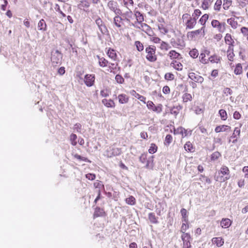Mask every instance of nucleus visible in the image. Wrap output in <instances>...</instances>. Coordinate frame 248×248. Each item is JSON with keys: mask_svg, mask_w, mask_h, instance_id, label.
I'll return each instance as SVG.
<instances>
[{"mask_svg": "<svg viewBox=\"0 0 248 248\" xmlns=\"http://www.w3.org/2000/svg\"><path fill=\"white\" fill-rule=\"evenodd\" d=\"M156 47L150 45L146 47L145 52L147 53L146 59L150 62H155L157 60V56L155 55Z\"/></svg>", "mask_w": 248, "mask_h": 248, "instance_id": "nucleus-1", "label": "nucleus"}, {"mask_svg": "<svg viewBox=\"0 0 248 248\" xmlns=\"http://www.w3.org/2000/svg\"><path fill=\"white\" fill-rule=\"evenodd\" d=\"M62 58V55L58 50H54L51 52V61L54 65L60 64Z\"/></svg>", "mask_w": 248, "mask_h": 248, "instance_id": "nucleus-2", "label": "nucleus"}, {"mask_svg": "<svg viewBox=\"0 0 248 248\" xmlns=\"http://www.w3.org/2000/svg\"><path fill=\"white\" fill-rule=\"evenodd\" d=\"M107 6L115 15L122 14V11L119 8L118 4L117 1L113 0H109L107 4Z\"/></svg>", "mask_w": 248, "mask_h": 248, "instance_id": "nucleus-3", "label": "nucleus"}, {"mask_svg": "<svg viewBox=\"0 0 248 248\" xmlns=\"http://www.w3.org/2000/svg\"><path fill=\"white\" fill-rule=\"evenodd\" d=\"M95 24L102 34H105L108 32L104 22L99 17L95 20Z\"/></svg>", "mask_w": 248, "mask_h": 248, "instance_id": "nucleus-4", "label": "nucleus"}, {"mask_svg": "<svg viewBox=\"0 0 248 248\" xmlns=\"http://www.w3.org/2000/svg\"><path fill=\"white\" fill-rule=\"evenodd\" d=\"M219 173L225 176V177H223V176L221 177L220 180L221 181L224 182L230 178V170L226 166H222L221 167L220 170L219 171Z\"/></svg>", "mask_w": 248, "mask_h": 248, "instance_id": "nucleus-5", "label": "nucleus"}, {"mask_svg": "<svg viewBox=\"0 0 248 248\" xmlns=\"http://www.w3.org/2000/svg\"><path fill=\"white\" fill-rule=\"evenodd\" d=\"M95 80V76L92 74H86L84 76V83L88 87L93 85Z\"/></svg>", "mask_w": 248, "mask_h": 248, "instance_id": "nucleus-6", "label": "nucleus"}, {"mask_svg": "<svg viewBox=\"0 0 248 248\" xmlns=\"http://www.w3.org/2000/svg\"><path fill=\"white\" fill-rule=\"evenodd\" d=\"M171 43L175 47L183 48L185 46V43L182 38H178L176 40L171 39Z\"/></svg>", "mask_w": 248, "mask_h": 248, "instance_id": "nucleus-7", "label": "nucleus"}, {"mask_svg": "<svg viewBox=\"0 0 248 248\" xmlns=\"http://www.w3.org/2000/svg\"><path fill=\"white\" fill-rule=\"evenodd\" d=\"M140 26H138L137 25H135V24H131L132 26H134L137 28H139V29L142 30V31H144L145 32L150 35V32H152L151 27L146 23H140Z\"/></svg>", "mask_w": 248, "mask_h": 248, "instance_id": "nucleus-8", "label": "nucleus"}, {"mask_svg": "<svg viewBox=\"0 0 248 248\" xmlns=\"http://www.w3.org/2000/svg\"><path fill=\"white\" fill-rule=\"evenodd\" d=\"M188 78L194 82L202 83L203 81V78L195 73L191 72L188 74Z\"/></svg>", "mask_w": 248, "mask_h": 248, "instance_id": "nucleus-9", "label": "nucleus"}, {"mask_svg": "<svg viewBox=\"0 0 248 248\" xmlns=\"http://www.w3.org/2000/svg\"><path fill=\"white\" fill-rule=\"evenodd\" d=\"M134 16L136 18V21L134 23L135 25L136 23H138L139 24L141 23L144 21V16L143 14L138 10H137L136 9L134 11Z\"/></svg>", "mask_w": 248, "mask_h": 248, "instance_id": "nucleus-10", "label": "nucleus"}, {"mask_svg": "<svg viewBox=\"0 0 248 248\" xmlns=\"http://www.w3.org/2000/svg\"><path fill=\"white\" fill-rule=\"evenodd\" d=\"M174 133L175 134H180L183 137H186L191 135V131H188L182 127H179L174 130Z\"/></svg>", "mask_w": 248, "mask_h": 248, "instance_id": "nucleus-11", "label": "nucleus"}, {"mask_svg": "<svg viewBox=\"0 0 248 248\" xmlns=\"http://www.w3.org/2000/svg\"><path fill=\"white\" fill-rule=\"evenodd\" d=\"M90 5V3L88 0H80L79 3L78 5V7L84 11H87Z\"/></svg>", "mask_w": 248, "mask_h": 248, "instance_id": "nucleus-12", "label": "nucleus"}, {"mask_svg": "<svg viewBox=\"0 0 248 248\" xmlns=\"http://www.w3.org/2000/svg\"><path fill=\"white\" fill-rule=\"evenodd\" d=\"M240 135V129L238 127H235L234 128L233 133L231 136V138L233 139L232 142L233 143H235L237 142L238 138L239 137Z\"/></svg>", "mask_w": 248, "mask_h": 248, "instance_id": "nucleus-13", "label": "nucleus"}, {"mask_svg": "<svg viewBox=\"0 0 248 248\" xmlns=\"http://www.w3.org/2000/svg\"><path fill=\"white\" fill-rule=\"evenodd\" d=\"M113 23L118 28H121L123 23V19L121 15H116L113 18Z\"/></svg>", "mask_w": 248, "mask_h": 248, "instance_id": "nucleus-14", "label": "nucleus"}, {"mask_svg": "<svg viewBox=\"0 0 248 248\" xmlns=\"http://www.w3.org/2000/svg\"><path fill=\"white\" fill-rule=\"evenodd\" d=\"M37 28L39 31H45L47 30V25L44 19H41L38 22Z\"/></svg>", "mask_w": 248, "mask_h": 248, "instance_id": "nucleus-15", "label": "nucleus"}, {"mask_svg": "<svg viewBox=\"0 0 248 248\" xmlns=\"http://www.w3.org/2000/svg\"><path fill=\"white\" fill-rule=\"evenodd\" d=\"M196 23L197 21L194 18H190L186 22V28L189 29H193L196 24Z\"/></svg>", "mask_w": 248, "mask_h": 248, "instance_id": "nucleus-16", "label": "nucleus"}, {"mask_svg": "<svg viewBox=\"0 0 248 248\" xmlns=\"http://www.w3.org/2000/svg\"><path fill=\"white\" fill-rule=\"evenodd\" d=\"M232 224L231 220L227 218H223L220 222V225L223 228H228Z\"/></svg>", "mask_w": 248, "mask_h": 248, "instance_id": "nucleus-17", "label": "nucleus"}, {"mask_svg": "<svg viewBox=\"0 0 248 248\" xmlns=\"http://www.w3.org/2000/svg\"><path fill=\"white\" fill-rule=\"evenodd\" d=\"M212 242L216 244L217 247H220L224 244V240L221 237H214L212 239Z\"/></svg>", "mask_w": 248, "mask_h": 248, "instance_id": "nucleus-18", "label": "nucleus"}, {"mask_svg": "<svg viewBox=\"0 0 248 248\" xmlns=\"http://www.w3.org/2000/svg\"><path fill=\"white\" fill-rule=\"evenodd\" d=\"M231 129V127L227 125H221L217 126L215 131L216 133H219L222 131H226Z\"/></svg>", "mask_w": 248, "mask_h": 248, "instance_id": "nucleus-19", "label": "nucleus"}, {"mask_svg": "<svg viewBox=\"0 0 248 248\" xmlns=\"http://www.w3.org/2000/svg\"><path fill=\"white\" fill-rule=\"evenodd\" d=\"M130 93L131 94V95L134 96L135 97L138 98L140 101L143 102L144 104L146 103V102H145L146 98L144 96L141 95L140 94L137 93L135 90H131L130 91Z\"/></svg>", "mask_w": 248, "mask_h": 248, "instance_id": "nucleus-20", "label": "nucleus"}, {"mask_svg": "<svg viewBox=\"0 0 248 248\" xmlns=\"http://www.w3.org/2000/svg\"><path fill=\"white\" fill-rule=\"evenodd\" d=\"M234 54L233 53V48L232 46H229L227 50V57L230 61H233Z\"/></svg>", "mask_w": 248, "mask_h": 248, "instance_id": "nucleus-21", "label": "nucleus"}, {"mask_svg": "<svg viewBox=\"0 0 248 248\" xmlns=\"http://www.w3.org/2000/svg\"><path fill=\"white\" fill-rule=\"evenodd\" d=\"M119 102L121 104H125L129 100L128 97L125 94H120L118 96Z\"/></svg>", "mask_w": 248, "mask_h": 248, "instance_id": "nucleus-22", "label": "nucleus"}, {"mask_svg": "<svg viewBox=\"0 0 248 248\" xmlns=\"http://www.w3.org/2000/svg\"><path fill=\"white\" fill-rule=\"evenodd\" d=\"M102 102L108 108H113L115 107V103L111 99L107 100V99H104Z\"/></svg>", "mask_w": 248, "mask_h": 248, "instance_id": "nucleus-23", "label": "nucleus"}, {"mask_svg": "<svg viewBox=\"0 0 248 248\" xmlns=\"http://www.w3.org/2000/svg\"><path fill=\"white\" fill-rule=\"evenodd\" d=\"M225 43L229 45V46H233L234 41L232 38V36L230 34L227 33L225 37Z\"/></svg>", "mask_w": 248, "mask_h": 248, "instance_id": "nucleus-24", "label": "nucleus"}, {"mask_svg": "<svg viewBox=\"0 0 248 248\" xmlns=\"http://www.w3.org/2000/svg\"><path fill=\"white\" fill-rule=\"evenodd\" d=\"M170 65L174 69L178 71L182 70L183 69L182 64L180 62H177L176 61L172 62L170 63Z\"/></svg>", "mask_w": 248, "mask_h": 248, "instance_id": "nucleus-25", "label": "nucleus"}, {"mask_svg": "<svg viewBox=\"0 0 248 248\" xmlns=\"http://www.w3.org/2000/svg\"><path fill=\"white\" fill-rule=\"evenodd\" d=\"M128 10L125 11L124 13H122L120 14L121 16H124L129 18L130 20L133 19L134 16V13L130 9H128Z\"/></svg>", "mask_w": 248, "mask_h": 248, "instance_id": "nucleus-26", "label": "nucleus"}, {"mask_svg": "<svg viewBox=\"0 0 248 248\" xmlns=\"http://www.w3.org/2000/svg\"><path fill=\"white\" fill-rule=\"evenodd\" d=\"M168 56L171 59H176L180 56V54L176 51L172 50L169 52Z\"/></svg>", "mask_w": 248, "mask_h": 248, "instance_id": "nucleus-27", "label": "nucleus"}, {"mask_svg": "<svg viewBox=\"0 0 248 248\" xmlns=\"http://www.w3.org/2000/svg\"><path fill=\"white\" fill-rule=\"evenodd\" d=\"M181 214L182 216V222L187 223L188 222V218L187 216V211L185 208L181 210Z\"/></svg>", "mask_w": 248, "mask_h": 248, "instance_id": "nucleus-28", "label": "nucleus"}, {"mask_svg": "<svg viewBox=\"0 0 248 248\" xmlns=\"http://www.w3.org/2000/svg\"><path fill=\"white\" fill-rule=\"evenodd\" d=\"M125 202L130 205H134L136 204V199L133 196H130L125 200Z\"/></svg>", "mask_w": 248, "mask_h": 248, "instance_id": "nucleus-29", "label": "nucleus"}, {"mask_svg": "<svg viewBox=\"0 0 248 248\" xmlns=\"http://www.w3.org/2000/svg\"><path fill=\"white\" fill-rule=\"evenodd\" d=\"M227 23L233 29H236L238 26V23L233 18H231L227 20Z\"/></svg>", "mask_w": 248, "mask_h": 248, "instance_id": "nucleus-30", "label": "nucleus"}, {"mask_svg": "<svg viewBox=\"0 0 248 248\" xmlns=\"http://www.w3.org/2000/svg\"><path fill=\"white\" fill-rule=\"evenodd\" d=\"M218 113L222 120L225 121L227 120L228 116L225 110L221 109L219 110Z\"/></svg>", "mask_w": 248, "mask_h": 248, "instance_id": "nucleus-31", "label": "nucleus"}, {"mask_svg": "<svg viewBox=\"0 0 248 248\" xmlns=\"http://www.w3.org/2000/svg\"><path fill=\"white\" fill-rule=\"evenodd\" d=\"M148 217L149 219L152 223L154 224H156L158 223L157 219L154 213H150L148 215Z\"/></svg>", "mask_w": 248, "mask_h": 248, "instance_id": "nucleus-32", "label": "nucleus"}, {"mask_svg": "<svg viewBox=\"0 0 248 248\" xmlns=\"http://www.w3.org/2000/svg\"><path fill=\"white\" fill-rule=\"evenodd\" d=\"M234 74L236 75H240L242 73V66L241 64L238 63L236 65L234 70Z\"/></svg>", "mask_w": 248, "mask_h": 248, "instance_id": "nucleus-33", "label": "nucleus"}, {"mask_svg": "<svg viewBox=\"0 0 248 248\" xmlns=\"http://www.w3.org/2000/svg\"><path fill=\"white\" fill-rule=\"evenodd\" d=\"M185 149L188 152H193V148L192 144L190 141H187L186 143L184 145Z\"/></svg>", "mask_w": 248, "mask_h": 248, "instance_id": "nucleus-34", "label": "nucleus"}, {"mask_svg": "<svg viewBox=\"0 0 248 248\" xmlns=\"http://www.w3.org/2000/svg\"><path fill=\"white\" fill-rule=\"evenodd\" d=\"M104 213V212L103 209H101L99 207H96L95 209L93 216L94 217L102 216L103 215Z\"/></svg>", "mask_w": 248, "mask_h": 248, "instance_id": "nucleus-35", "label": "nucleus"}, {"mask_svg": "<svg viewBox=\"0 0 248 248\" xmlns=\"http://www.w3.org/2000/svg\"><path fill=\"white\" fill-rule=\"evenodd\" d=\"M98 58L99 59V64L101 67H104L107 65L108 61L107 60L103 57L100 58L98 56Z\"/></svg>", "mask_w": 248, "mask_h": 248, "instance_id": "nucleus-36", "label": "nucleus"}, {"mask_svg": "<svg viewBox=\"0 0 248 248\" xmlns=\"http://www.w3.org/2000/svg\"><path fill=\"white\" fill-rule=\"evenodd\" d=\"M159 47L162 50H168L171 47L167 43L162 41Z\"/></svg>", "mask_w": 248, "mask_h": 248, "instance_id": "nucleus-37", "label": "nucleus"}, {"mask_svg": "<svg viewBox=\"0 0 248 248\" xmlns=\"http://www.w3.org/2000/svg\"><path fill=\"white\" fill-rule=\"evenodd\" d=\"M124 6L127 9H130V7H133L134 2L133 0H123Z\"/></svg>", "mask_w": 248, "mask_h": 248, "instance_id": "nucleus-38", "label": "nucleus"}, {"mask_svg": "<svg viewBox=\"0 0 248 248\" xmlns=\"http://www.w3.org/2000/svg\"><path fill=\"white\" fill-rule=\"evenodd\" d=\"M108 55L109 58H110L111 59H112L113 60H115L117 57V54H116L115 50L113 49H109L108 50Z\"/></svg>", "mask_w": 248, "mask_h": 248, "instance_id": "nucleus-39", "label": "nucleus"}, {"mask_svg": "<svg viewBox=\"0 0 248 248\" xmlns=\"http://www.w3.org/2000/svg\"><path fill=\"white\" fill-rule=\"evenodd\" d=\"M208 61L212 63H217L220 61V57L217 55H213L208 58Z\"/></svg>", "mask_w": 248, "mask_h": 248, "instance_id": "nucleus-40", "label": "nucleus"}, {"mask_svg": "<svg viewBox=\"0 0 248 248\" xmlns=\"http://www.w3.org/2000/svg\"><path fill=\"white\" fill-rule=\"evenodd\" d=\"M135 45L137 49L140 52L142 51L144 49L143 45L140 41H136L135 42Z\"/></svg>", "mask_w": 248, "mask_h": 248, "instance_id": "nucleus-41", "label": "nucleus"}, {"mask_svg": "<svg viewBox=\"0 0 248 248\" xmlns=\"http://www.w3.org/2000/svg\"><path fill=\"white\" fill-rule=\"evenodd\" d=\"M77 136L75 134H72L70 136V140L71 141V144L73 146H76L77 144Z\"/></svg>", "mask_w": 248, "mask_h": 248, "instance_id": "nucleus-42", "label": "nucleus"}, {"mask_svg": "<svg viewBox=\"0 0 248 248\" xmlns=\"http://www.w3.org/2000/svg\"><path fill=\"white\" fill-rule=\"evenodd\" d=\"M212 2L211 0H203L202 3V8L204 10L207 9Z\"/></svg>", "mask_w": 248, "mask_h": 248, "instance_id": "nucleus-43", "label": "nucleus"}, {"mask_svg": "<svg viewBox=\"0 0 248 248\" xmlns=\"http://www.w3.org/2000/svg\"><path fill=\"white\" fill-rule=\"evenodd\" d=\"M204 27H202L201 29L192 31L189 33L190 34V35H191L192 37H193L199 35L202 32V31L203 30V35H204Z\"/></svg>", "mask_w": 248, "mask_h": 248, "instance_id": "nucleus-44", "label": "nucleus"}, {"mask_svg": "<svg viewBox=\"0 0 248 248\" xmlns=\"http://www.w3.org/2000/svg\"><path fill=\"white\" fill-rule=\"evenodd\" d=\"M208 15L205 14L203 15L199 20V22L202 25H204L207 19H208Z\"/></svg>", "mask_w": 248, "mask_h": 248, "instance_id": "nucleus-45", "label": "nucleus"}, {"mask_svg": "<svg viewBox=\"0 0 248 248\" xmlns=\"http://www.w3.org/2000/svg\"><path fill=\"white\" fill-rule=\"evenodd\" d=\"M157 146L155 143H152L148 150V152L150 154H152L155 153L157 151Z\"/></svg>", "mask_w": 248, "mask_h": 248, "instance_id": "nucleus-46", "label": "nucleus"}, {"mask_svg": "<svg viewBox=\"0 0 248 248\" xmlns=\"http://www.w3.org/2000/svg\"><path fill=\"white\" fill-rule=\"evenodd\" d=\"M220 156H221V154L218 152H215L211 155V160L215 161L217 160Z\"/></svg>", "mask_w": 248, "mask_h": 248, "instance_id": "nucleus-47", "label": "nucleus"}, {"mask_svg": "<svg viewBox=\"0 0 248 248\" xmlns=\"http://www.w3.org/2000/svg\"><path fill=\"white\" fill-rule=\"evenodd\" d=\"M201 14V11L200 10L196 9L194 10V13L192 14L191 18H194L195 20L197 21V19L200 16Z\"/></svg>", "mask_w": 248, "mask_h": 248, "instance_id": "nucleus-48", "label": "nucleus"}, {"mask_svg": "<svg viewBox=\"0 0 248 248\" xmlns=\"http://www.w3.org/2000/svg\"><path fill=\"white\" fill-rule=\"evenodd\" d=\"M73 129L75 132L78 133H81L82 129V125L79 123H77L75 124H74Z\"/></svg>", "mask_w": 248, "mask_h": 248, "instance_id": "nucleus-49", "label": "nucleus"}, {"mask_svg": "<svg viewBox=\"0 0 248 248\" xmlns=\"http://www.w3.org/2000/svg\"><path fill=\"white\" fill-rule=\"evenodd\" d=\"M205 53H201L199 56V59L200 62L202 63H207L208 62L209 59H206L205 58Z\"/></svg>", "mask_w": 248, "mask_h": 248, "instance_id": "nucleus-50", "label": "nucleus"}, {"mask_svg": "<svg viewBox=\"0 0 248 248\" xmlns=\"http://www.w3.org/2000/svg\"><path fill=\"white\" fill-rule=\"evenodd\" d=\"M232 2V0H224L223 4V7L224 9L228 10L229 7L231 5Z\"/></svg>", "mask_w": 248, "mask_h": 248, "instance_id": "nucleus-51", "label": "nucleus"}, {"mask_svg": "<svg viewBox=\"0 0 248 248\" xmlns=\"http://www.w3.org/2000/svg\"><path fill=\"white\" fill-rule=\"evenodd\" d=\"M181 238L183 242H189L190 236L187 233L183 232V235L181 236Z\"/></svg>", "mask_w": 248, "mask_h": 248, "instance_id": "nucleus-52", "label": "nucleus"}, {"mask_svg": "<svg viewBox=\"0 0 248 248\" xmlns=\"http://www.w3.org/2000/svg\"><path fill=\"white\" fill-rule=\"evenodd\" d=\"M190 56L193 58H196L198 56V51L196 49H193L189 51Z\"/></svg>", "mask_w": 248, "mask_h": 248, "instance_id": "nucleus-53", "label": "nucleus"}, {"mask_svg": "<svg viewBox=\"0 0 248 248\" xmlns=\"http://www.w3.org/2000/svg\"><path fill=\"white\" fill-rule=\"evenodd\" d=\"M183 99L184 102H187L192 99V96L190 94L186 93L183 95Z\"/></svg>", "mask_w": 248, "mask_h": 248, "instance_id": "nucleus-54", "label": "nucleus"}, {"mask_svg": "<svg viewBox=\"0 0 248 248\" xmlns=\"http://www.w3.org/2000/svg\"><path fill=\"white\" fill-rule=\"evenodd\" d=\"M172 140V137L171 135L168 134L166 135L164 144L167 145H169Z\"/></svg>", "mask_w": 248, "mask_h": 248, "instance_id": "nucleus-55", "label": "nucleus"}, {"mask_svg": "<svg viewBox=\"0 0 248 248\" xmlns=\"http://www.w3.org/2000/svg\"><path fill=\"white\" fill-rule=\"evenodd\" d=\"M222 5L221 0H217L214 5V9L216 11H219Z\"/></svg>", "mask_w": 248, "mask_h": 248, "instance_id": "nucleus-56", "label": "nucleus"}, {"mask_svg": "<svg viewBox=\"0 0 248 248\" xmlns=\"http://www.w3.org/2000/svg\"><path fill=\"white\" fill-rule=\"evenodd\" d=\"M74 157L79 160H82L87 162H91V161L89 160L87 158L81 156V155L78 154H75L74 155Z\"/></svg>", "mask_w": 248, "mask_h": 248, "instance_id": "nucleus-57", "label": "nucleus"}, {"mask_svg": "<svg viewBox=\"0 0 248 248\" xmlns=\"http://www.w3.org/2000/svg\"><path fill=\"white\" fill-rule=\"evenodd\" d=\"M115 78L116 82L119 84L123 83L124 82V78H123V77L119 74L115 76Z\"/></svg>", "mask_w": 248, "mask_h": 248, "instance_id": "nucleus-58", "label": "nucleus"}, {"mask_svg": "<svg viewBox=\"0 0 248 248\" xmlns=\"http://www.w3.org/2000/svg\"><path fill=\"white\" fill-rule=\"evenodd\" d=\"M152 110L157 113H160L162 111V105L161 104H159L157 106H155Z\"/></svg>", "mask_w": 248, "mask_h": 248, "instance_id": "nucleus-59", "label": "nucleus"}, {"mask_svg": "<svg viewBox=\"0 0 248 248\" xmlns=\"http://www.w3.org/2000/svg\"><path fill=\"white\" fill-rule=\"evenodd\" d=\"M165 78L166 80H171L174 78V76L171 73H167L165 75Z\"/></svg>", "mask_w": 248, "mask_h": 248, "instance_id": "nucleus-60", "label": "nucleus"}, {"mask_svg": "<svg viewBox=\"0 0 248 248\" xmlns=\"http://www.w3.org/2000/svg\"><path fill=\"white\" fill-rule=\"evenodd\" d=\"M179 111V109L178 108V107H174L170 109V113L175 116L178 114Z\"/></svg>", "mask_w": 248, "mask_h": 248, "instance_id": "nucleus-61", "label": "nucleus"}, {"mask_svg": "<svg viewBox=\"0 0 248 248\" xmlns=\"http://www.w3.org/2000/svg\"><path fill=\"white\" fill-rule=\"evenodd\" d=\"M158 29L160 30V31L166 34L168 33V30L162 24L158 25Z\"/></svg>", "mask_w": 248, "mask_h": 248, "instance_id": "nucleus-62", "label": "nucleus"}, {"mask_svg": "<svg viewBox=\"0 0 248 248\" xmlns=\"http://www.w3.org/2000/svg\"><path fill=\"white\" fill-rule=\"evenodd\" d=\"M241 32L244 35V36H248V28L243 27L241 29Z\"/></svg>", "mask_w": 248, "mask_h": 248, "instance_id": "nucleus-63", "label": "nucleus"}, {"mask_svg": "<svg viewBox=\"0 0 248 248\" xmlns=\"http://www.w3.org/2000/svg\"><path fill=\"white\" fill-rule=\"evenodd\" d=\"M86 178L90 180H93L95 179L96 176L93 173H88L86 174Z\"/></svg>", "mask_w": 248, "mask_h": 248, "instance_id": "nucleus-64", "label": "nucleus"}]
</instances>
